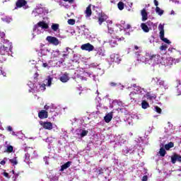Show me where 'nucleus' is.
<instances>
[{
    "label": "nucleus",
    "instance_id": "obj_1",
    "mask_svg": "<svg viewBox=\"0 0 181 181\" xmlns=\"http://www.w3.org/2000/svg\"><path fill=\"white\" fill-rule=\"evenodd\" d=\"M5 33L0 32V54L1 56H5L12 52V42H9L8 40H5Z\"/></svg>",
    "mask_w": 181,
    "mask_h": 181
},
{
    "label": "nucleus",
    "instance_id": "obj_2",
    "mask_svg": "<svg viewBox=\"0 0 181 181\" xmlns=\"http://www.w3.org/2000/svg\"><path fill=\"white\" fill-rule=\"evenodd\" d=\"M137 62H141V63H145V64H153L155 63V59H156V55H152L149 53H146L145 56L142 52H136L135 53Z\"/></svg>",
    "mask_w": 181,
    "mask_h": 181
},
{
    "label": "nucleus",
    "instance_id": "obj_3",
    "mask_svg": "<svg viewBox=\"0 0 181 181\" xmlns=\"http://www.w3.org/2000/svg\"><path fill=\"white\" fill-rule=\"evenodd\" d=\"M46 29H49V24L45 21H40L34 25L33 36L35 37L36 35H40L43 33Z\"/></svg>",
    "mask_w": 181,
    "mask_h": 181
},
{
    "label": "nucleus",
    "instance_id": "obj_4",
    "mask_svg": "<svg viewBox=\"0 0 181 181\" xmlns=\"http://www.w3.org/2000/svg\"><path fill=\"white\" fill-rule=\"evenodd\" d=\"M175 60L172 57H160L156 55V59L154 62H153V66L155 64H162V66H172Z\"/></svg>",
    "mask_w": 181,
    "mask_h": 181
},
{
    "label": "nucleus",
    "instance_id": "obj_5",
    "mask_svg": "<svg viewBox=\"0 0 181 181\" xmlns=\"http://www.w3.org/2000/svg\"><path fill=\"white\" fill-rule=\"evenodd\" d=\"M47 13H49V10L42 4L37 5L36 8L32 12V15L35 18H43V16H45V15H47Z\"/></svg>",
    "mask_w": 181,
    "mask_h": 181
},
{
    "label": "nucleus",
    "instance_id": "obj_6",
    "mask_svg": "<svg viewBox=\"0 0 181 181\" xmlns=\"http://www.w3.org/2000/svg\"><path fill=\"white\" fill-rule=\"evenodd\" d=\"M138 94H139L140 95L145 96V95L146 94V91L145 90V89L139 86L136 87L134 91L129 94V97L132 103H133V101H136V97Z\"/></svg>",
    "mask_w": 181,
    "mask_h": 181
},
{
    "label": "nucleus",
    "instance_id": "obj_7",
    "mask_svg": "<svg viewBox=\"0 0 181 181\" xmlns=\"http://www.w3.org/2000/svg\"><path fill=\"white\" fill-rule=\"evenodd\" d=\"M151 83H155L157 86H159L160 88L165 90V91L169 88V83L160 78H153Z\"/></svg>",
    "mask_w": 181,
    "mask_h": 181
},
{
    "label": "nucleus",
    "instance_id": "obj_8",
    "mask_svg": "<svg viewBox=\"0 0 181 181\" xmlns=\"http://www.w3.org/2000/svg\"><path fill=\"white\" fill-rule=\"evenodd\" d=\"M158 30L160 31V39L164 43H167V45H170L172 43L170 40H168V38L165 37V26L162 24L158 25Z\"/></svg>",
    "mask_w": 181,
    "mask_h": 181
},
{
    "label": "nucleus",
    "instance_id": "obj_9",
    "mask_svg": "<svg viewBox=\"0 0 181 181\" xmlns=\"http://www.w3.org/2000/svg\"><path fill=\"white\" fill-rule=\"evenodd\" d=\"M30 93H33V91H45V90H46V84L45 83L38 84L36 90L35 88V84L30 82Z\"/></svg>",
    "mask_w": 181,
    "mask_h": 181
},
{
    "label": "nucleus",
    "instance_id": "obj_10",
    "mask_svg": "<svg viewBox=\"0 0 181 181\" xmlns=\"http://www.w3.org/2000/svg\"><path fill=\"white\" fill-rule=\"evenodd\" d=\"M88 134V131L83 129H78L74 132L75 138H78V139H81V138H84Z\"/></svg>",
    "mask_w": 181,
    "mask_h": 181
},
{
    "label": "nucleus",
    "instance_id": "obj_11",
    "mask_svg": "<svg viewBox=\"0 0 181 181\" xmlns=\"http://www.w3.org/2000/svg\"><path fill=\"white\" fill-rule=\"evenodd\" d=\"M152 26H153V23L151 21H148L147 23H142L141 24V28L144 32L148 33L149 30H152Z\"/></svg>",
    "mask_w": 181,
    "mask_h": 181
},
{
    "label": "nucleus",
    "instance_id": "obj_12",
    "mask_svg": "<svg viewBox=\"0 0 181 181\" xmlns=\"http://www.w3.org/2000/svg\"><path fill=\"white\" fill-rule=\"evenodd\" d=\"M46 40L48 42V43L53 45L54 46H59V45H60V41H59V39L53 36H47Z\"/></svg>",
    "mask_w": 181,
    "mask_h": 181
},
{
    "label": "nucleus",
    "instance_id": "obj_13",
    "mask_svg": "<svg viewBox=\"0 0 181 181\" xmlns=\"http://www.w3.org/2000/svg\"><path fill=\"white\" fill-rule=\"evenodd\" d=\"M40 125L44 128V129H48V131H50L53 129V124L50 122H40Z\"/></svg>",
    "mask_w": 181,
    "mask_h": 181
},
{
    "label": "nucleus",
    "instance_id": "obj_14",
    "mask_svg": "<svg viewBox=\"0 0 181 181\" xmlns=\"http://www.w3.org/2000/svg\"><path fill=\"white\" fill-rule=\"evenodd\" d=\"M50 59L52 60H57V58L60 55V51L59 49H49Z\"/></svg>",
    "mask_w": 181,
    "mask_h": 181
},
{
    "label": "nucleus",
    "instance_id": "obj_15",
    "mask_svg": "<svg viewBox=\"0 0 181 181\" xmlns=\"http://www.w3.org/2000/svg\"><path fill=\"white\" fill-rule=\"evenodd\" d=\"M81 50H85V52H93L94 50V46L90 42L83 44L81 46Z\"/></svg>",
    "mask_w": 181,
    "mask_h": 181
},
{
    "label": "nucleus",
    "instance_id": "obj_16",
    "mask_svg": "<svg viewBox=\"0 0 181 181\" xmlns=\"http://www.w3.org/2000/svg\"><path fill=\"white\" fill-rule=\"evenodd\" d=\"M116 26H117L120 30H127L131 28V25H125V21H122L120 24H117Z\"/></svg>",
    "mask_w": 181,
    "mask_h": 181
},
{
    "label": "nucleus",
    "instance_id": "obj_17",
    "mask_svg": "<svg viewBox=\"0 0 181 181\" xmlns=\"http://www.w3.org/2000/svg\"><path fill=\"white\" fill-rule=\"evenodd\" d=\"M141 15L142 22L148 21V11H146V8H144L141 11Z\"/></svg>",
    "mask_w": 181,
    "mask_h": 181
},
{
    "label": "nucleus",
    "instance_id": "obj_18",
    "mask_svg": "<svg viewBox=\"0 0 181 181\" xmlns=\"http://www.w3.org/2000/svg\"><path fill=\"white\" fill-rule=\"evenodd\" d=\"M115 112L113 110V111L106 114L105 116L104 117L105 122H106L107 123L110 122L111 120L112 119V117H114Z\"/></svg>",
    "mask_w": 181,
    "mask_h": 181
},
{
    "label": "nucleus",
    "instance_id": "obj_19",
    "mask_svg": "<svg viewBox=\"0 0 181 181\" xmlns=\"http://www.w3.org/2000/svg\"><path fill=\"white\" fill-rule=\"evenodd\" d=\"M52 81H53V76H48L44 81V84L47 87H51L52 86Z\"/></svg>",
    "mask_w": 181,
    "mask_h": 181
},
{
    "label": "nucleus",
    "instance_id": "obj_20",
    "mask_svg": "<svg viewBox=\"0 0 181 181\" xmlns=\"http://www.w3.org/2000/svg\"><path fill=\"white\" fill-rule=\"evenodd\" d=\"M134 151V149L133 146H127L124 148L122 152L124 155H127V153H132Z\"/></svg>",
    "mask_w": 181,
    "mask_h": 181
},
{
    "label": "nucleus",
    "instance_id": "obj_21",
    "mask_svg": "<svg viewBox=\"0 0 181 181\" xmlns=\"http://www.w3.org/2000/svg\"><path fill=\"white\" fill-rule=\"evenodd\" d=\"M26 4H28V2H26V1L25 0H18L16 2V6L17 8H22V6H24L25 9H26Z\"/></svg>",
    "mask_w": 181,
    "mask_h": 181
},
{
    "label": "nucleus",
    "instance_id": "obj_22",
    "mask_svg": "<svg viewBox=\"0 0 181 181\" xmlns=\"http://www.w3.org/2000/svg\"><path fill=\"white\" fill-rule=\"evenodd\" d=\"M60 25L57 23H52L51 25V29L53 32H56V33H60Z\"/></svg>",
    "mask_w": 181,
    "mask_h": 181
},
{
    "label": "nucleus",
    "instance_id": "obj_23",
    "mask_svg": "<svg viewBox=\"0 0 181 181\" xmlns=\"http://www.w3.org/2000/svg\"><path fill=\"white\" fill-rule=\"evenodd\" d=\"M111 62H115V63H119L121 59H119V55L118 54H112L110 55Z\"/></svg>",
    "mask_w": 181,
    "mask_h": 181
},
{
    "label": "nucleus",
    "instance_id": "obj_24",
    "mask_svg": "<svg viewBox=\"0 0 181 181\" xmlns=\"http://www.w3.org/2000/svg\"><path fill=\"white\" fill-rule=\"evenodd\" d=\"M38 117L40 119H45V118H47L48 117L47 112L46 110H41L38 113Z\"/></svg>",
    "mask_w": 181,
    "mask_h": 181
},
{
    "label": "nucleus",
    "instance_id": "obj_25",
    "mask_svg": "<svg viewBox=\"0 0 181 181\" xmlns=\"http://www.w3.org/2000/svg\"><path fill=\"white\" fill-rule=\"evenodd\" d=\"M177 162H181V156L175 154L172 158H171V162L172 163H176V161Z\"/></svg>",
    "mask_w": 181,
    "mask_h": 181
},
{
    "label": "nucleus",
    "instance_id": "obj_26",
    "mask_svg": "<svg viewBox=\"0 0 181 181\" xmlns=\"http://www.w3.org/2000/svg\"><path fill=\"white\" fill-rule=\"evenodd\" d=\"M70 79L69 78V74L67 73L64 74L60 78L59 80L62 83H67V81Z\"/></svg>",
    "mask_w": 181,
    "mask_h": 181
},
{
    "label": "nucleus",
    "instance_id": "obj_27",
    "mask_svg": "<svg viewBox=\"0 0 181 181\" xmlns=\"http://www.w3.org/2000/svg\"><path fill=\"white\" fill-rule=\"evenodd\" d=\"M173 124L168 122V127L165 128V132L172 134V132H173Z\"/></svg>",
    "mask_w": 181,
    "mask_h": 181
},
{
    "label": "nucleus",
    "instance_id": "obj_28",
    "mask_svg": "<svg viewBox=\"0 0 181 181\" xmlns=\"http://www.w3.org/2000/svg\"><path fill=\"white\" fill-rule=\"evenodd\" d=\"M70 166H71V161L66 162L65 164L61 166L60 172L66 170V169H68V168H70Z\"/></svg>",
    "mask_w": 181,
    "mask_h": 181
},
{
    "label": "nucleus",
    "instance_id": "obj_29",
    "mask_svg": "<svg viewBox=\"0 0 181 181\" xmlns=\"http://www.w3.org/2000/svg\"><path fill=\"white\" fill-rule=\"evenodd\" d=\"M91 13H92V11H91V5H89L86 11H85V15H86V18H90V16H91Z\"/></svg>",
    "mask_w": 181,
    "mask_h": 181
},
{
    "label": "nucleus",
    "instance_id": "obj_30",
    "mask_svg": "<svg viewBox=\"0 0 181 181\" xmlns=\"http://www.w3.org/2000/svg\"><path fill=\"white\" fill-rule=\"evenodd\" d=\"M49 49H47V48H44V49H41L40 52L38 53L39 56H46L47 55V53L49 52Z\"/></svg>",
    "mask_w": 181,
    "mask_h": 181
},
{
    "label": "nucleus",
    "instance_id": "obj_31",
    "mask_svg": "<svg viewBox=\"0 0 181 181\" xmlns=\"http://www.w3.org/2000/svg\"><path fill=\"white\" fill-rule=\"evenodd\" d=\"M107 18L108 17L106 15L102 14V16L98 19L99 25H103V22L107 21Z\"/></svg>",
    "mask_w": 181,
    "mask_h": 181
},
{
    "label": "nucleus",
    "instance_id": "obj_32",
    "mask_svg": "<svg viewBox=\"0 0 181 181\" xmlns=\"http://www.w3.org/2000/svg\"><path fill=\"white\" fill-rule=\"evenodd\" d=\"M156 13L158 15V16H162L163 13H165V11L159 8L158 6L156 7Z\"/></svg>",
    "mask_w": 181,
    "mask_h": 181
},
{
    "label": "nucleus",
    "instance_id": "obj_33",
    "mask_svg": "<svg viewBox=\"0 0 181 181\" xmlns=\"http://www.w3.org/2000/svg\"><path fill=\"white\" fill-rule=\"evenodd\" d=\"M96 54H97V56H99V57H103L105 56V52L104 51V49L99 48L98 49Z\"/></svg>",
    "mask_w": 181,
    "mask_h": 181
},
{
    "label": "nucleus",
    "instance_id": "obj_34",
    "mask_svg": "<svg viewBox=\"0 0 181 181\" xmlns=\"http://www.w3.org/2000/svg\"><path fill=\"white\" fill-rule=\"evenodd\" d=\"M141 107L144 110H146V108H149V103H148L146 101L143 100L141 103Z\"/></svg>",
    "mask_w": 181,
    "mask_h": 181
},
{
    "label": "nucleus",
    "instance_id": "obj_35",
    "mask_svg": "<svg viewBox=\"0 0 181 181\" xmlns=\"http://www.w3.org/2000/svg\"><path fill=\"white\" fill-rule=\"evenodd\" d=\"M1 21H3V22H6V23H11V22H12V18L6 16L2 18Z\"/></svg>",
    "mask_w": 181,
    "mask_h": 181
},
{
    "label": "nucleus",
    "instance_id": "obj_36",
    "mask_svg": "<svg viewBox=\"0 0 181 181\" xmlns=\"http://www.w3.org/2000/svg\"><path fill=\"white\" fill-rule=\"evenodd\" d=\"M146 98L147 100H156V95H151V93L146 94Z\"/></svg>",
    "mask_w": 181,
    "mask_h": 181
},
{
    "label": "nucleus",
    "instance_id": "obj_37",
    "mask_svg": "<svg viewBox=\"0 0 181 181\" xmlns=\"http://www.w3.org/2000/svg\"><path fill=\"white\" fill-rule=\"evenodd\" d=\"M173 146H174L173 143L170 142L168 144H165V148L166 149V151H169L170 148H173Z\"/></svg>",
    "mask_w": 181,
    "mask_h": 181
},
{
    "label": "nucleus",
    "instance_id": "obj_38",
    "mask_svg": "<svg viewBox=\"0 0 181 181\" xmlns=\"http://www.w3.org/2000/svg\"><path fill=\"white\" fill-rule=\"evenodd\" d=\"M132 118H133V119H140L141 118V115H138L136 113H133L131 115Z\"/></svg>",
    "mask_w": 181,
    "mask_h": 181
},
{
    "label": "nucleus",
    "instance_id": "obj_39",
    "mask_svg": "<svg viewBox=\"0 0 181 181\" xmlns=\"http://www.w3.org/2000/svg\"><path fill=\"white\" fill-rule=\"evenodd\" d=\"M115 100H113L112 104H110V108H116V110L119 109V107H118V104L117 103H115Z\"/></svg>",
    "mask_w": 181,
    "mask_h": 181
},
{
    "label": "nucleus",
    "instance_id": "obj_40",
    "mask_svg": "<svg viewBox=\"0 0 181 181\" xmlns=\"http://www.w3.org/2000/svg\"><path fill=\"white\" fill-rule=\"evenodd\" d=\"M115 104H117V107H124L125 105L121 100H115Z\"/></svg>",
    "mask_w": 181,
    "mask_h": 181
},
{
    "label": "nucleus",
    "instance_id": "obj_41",
    "mask_svg": "<svg viewBox=\"0 0 181 181\" xmlns=\"http://www.w3.org/2000/svg\"><path fill=\"white\" fill-rule=\"evenodd\" d=\"M159 153H160V156H165V155H166V151L165 150V148H160V149L159 151Z\"/></svg>",
    "mask_w": 181,
    "mask_h": 181
},
{
    "label": "nucleus",
    "instance_id": "obj_42",
    "mask_svg": "<svg viewBox=\"0 0 181 181\" xmlns=\"http://www.w3.org/2000/svg\"><path fill=\"white\" fill-rule=\"evenodd\" d=\"M110 45L111 46V47H115V46L117 45V40H111L110 41Z\"/></svg>",
    "mask_w": 181,
    "mask_h": 181
},
{
    "label": "nucleus",
    "instance_id": "obj_43",
    "mask_svg": "<svg viewBox=\"0 0 181 181\" xmlns=\"http://www.w3.org/2000/svg\"><path fill=\"white\" fill-rule=\"evenodd\" d=\"M168 49V45H166L165 44H162V45L160 47V50H161V52H166V49Z\"/></svg>",
    "mask_w": 181,
    "mask_h": 181
},
{
    "label": "nucleus",
    "instance_id": "obj_44",
    "mask_svg": "<svg viewBox=\"0 0 181 181\" xmlns=\"http://www.w3.org/2000/svg\"><path fill=\"white\" fill-rule=\"evenodd\" d=\"M29 150H30V153L31 152H33V158H37V153H36V152L33 150V148H29Z\"/></svg>",
    "mask_w": 181,
    "mask_h": 181
},
{
    "label": "nucleus",
    "instance_id": "obj_45",
    "mask_svg": "<svg viewBox=\"0 0 181 181\" xmlns=\"http://www.w3.org/2000/svg\"><path fill=\"white\" fill-rule=\"evenodd\" d=\"M117 7L119 9V11H122L124 9V3L122 1H120L117 4Z\"/></svg>",
    "mask_w": 181,
    "mask_h": 181
},
{
    "label": "nucleus",
    "instance_id": "obj_46",
    "mask_svg": "<svg viewBox=\"0 0 181 181\" xmlns=\"http://www.w3.org/2000/svg\"><path fill=\"white\" fill-rule=\"evenodd\" d=\"M29 158H30V154L25 153L24 160V162H25V163H29Z\"/></svg>",
    "mask_w": 181,
    "mask_h": 181
},
{
    "label": "nucleus",
    "instance_id": "obj_47",
    "mask_svg": "<svg viewBox=\"0 0 181 181\" xmlns=\"http://www.w3.org/2000/svg\"><path fill=\"white\" fill-rule=\"evenodd\" d=\"M9 162H11L12 165H18V160L16 159V157L13 158V159H10Z\"/></svg>",
    "mask_w": 181,
    "mask_h": 181
},
{
    "label": "nucleus",
    "instance_id": "obj_48",
    "mask_svg": "<svg viewBox=\"0 0 181 181\" xmlns=\"http://www.w3.org/2000/svg\"><path fill=\"white\" fill-rule=\"evenodd\" d=\"M177 91L178 95H181V82H180L177 86Z\"/></svg>",
    "mask_w": 181,
    "mask_h": 181
},
{
    "label": "nucleus",
    "instance_id": "obj_49",
    "mask_svg": "<svg viewBox=\"0 0 181 181\" xmlns=\"http://www.w3.org/2000/svg\"><path fill=\"white\" fill-rule=\"evenodd\" d=\"M86 74L88 76H89V77H93V81H97V78H98L97 76L93 75V74H90V73H86Z\"/></svg>",
    "mask_w": 181,
    "mask_h": 181
},
{
    "label": "nucleus",
    "instance_id": "obj_50",
    "mask_svg": "<svg viewBox=\"0 0 181 181\" xmlns=\"http://www.w3.org/2000/svg\"><path fill=\"white\" fill-rule=\"evenodd\" d=\"M54 140L55 139L53 137H48L47 139H46V142H48V144H52Z\"/></svg>",
    "mask_w": 181,
    "mask_h": 181
},
{
    "label": "nucleus",
    "instance_id": "obj_51",
    "mask_svg": "<svg viewBox=\"0 0 181 181\" xmlns=\"http://www.w3.org/2000/svg\"><path fill=\"white\" fill-rule=\"evenodd\" d=\"M154 110H155L156 112H158V114H160L162 112V109H160V107H159L158 106H155Z\"/></svg>",
    "mask_w": 181,
    "mask_h": 181
},
{
    "label": "nucleus",
    "instance_id": "obj_52",
    "mask_svg": "<svg viewBox=\"0 0 181 181\" xmlns=\"http://www.w3.org/2000/svg\"><path fill=\"white\" fill-rule=\"evenodd\" d=\"M69 25H74L76 23V20L74 19H69L68 20Z\"/></svg>",
    "mask_w": 181,
    "mask_h": 181
},
{
    "label": "nucleus",
    "instance_id": "obj_53",
    "mask_svg": "<svg viewBox=\"0 0 181 181\" xmlns=\"http://www.w3.org/2000/svg\"><path fill=\"white\" fill-rule=\"evenodd\" d=\"M13 146H7V152H13Z\"/></svg>",
    "mask_w": 181,
    "mask_h": 181
},
{
    "label": "nucleus",
    "instance_id": "obj_54",
    "mask_svg": "<svg viewBox=\"0 0 181 181\" xmlns=\"http://www.w3.org/2000/svg\"><path fill=\"white\" fill-rule=\"evenodd\" d=\"M13 173L14 175V176L13 177V180L16 181V180L18 179V177L19 176V174H15V171L13 170Z\"/></svg>",
    "mask_w": 181,
    "mask_h": 181
},
{
    "label": "nucleus",
    "instance_id": "obj_55",
    "mask_svg": "<svg viewBox=\"0 0 181 181\" xmlns=\"http://www.w3.org/2000/svg\"><path fill=\"white\" fill-rule=\"evenodd\" d=\"M49 107H51V108H49L50 112H53L54 110H56V106H54V105H50Z\"/></svg>",
    "mask_w": 181,
    "mask_h": 181
},
{
    "label": "nucleus",
    "instance_id": "obj_56",
    "mask_svg": "<svg viewBox=\"0 0 181 181\" xmlns=\"http://www.w3.org/2000/svg\"><path fill=\"white\" fill-rule=\"evenodd\" d=\"M97 70H99V71L98 72V74H99V76H103V74L104 73V70L98 68Z\"/></svg>",
    "mask_w": 181,
    "mask_h": 181
},
{
    "label": "nucleus",
    "instance_id": "obj_57",
    "mask_svg": "<svg viewBox=\"0 0 181 181\" xmlns=\"http://www.w3.org/2000/svg\"><path fill=\"white\" fill-rule=\"evenodd\" d=\"M98 66V64L97 63H91L89 65V67L93 68V67H97Z\"/></svg>",
    "mask_w": 181,
    "mask_h": 181
},
{
    "label": "nucleus",
    "instance_id": "obj_58",
    "mask_svg": "<svg viewBox=\"0 0 181 181\" xmlns=\"http://www.w3.org/2000/svg\"><path fill=\"white\" fill-rule=\"evenodd\" d=\"M42 67H45V69H49V64H47V63H43L42 64Z\"/></svg>",
    "mask_w": 181,
    "mask_h": 181
},
{
    "label": "nucleus",
    "instance_id": "obj_59",
    "mask_svg": "<svg viewBox=\"0 0 181 181\" xmlns=\"http://www.w3.org/2000/svg\"><path fill=\"white\" fill-rule=\"evenodd\" d=\"M77 78H79V80H82V81H83V80H85V81L87 80V78H86V77L81 76H80V75H78V76H77Z\"/></svg>",
    "mask_w": 181,
    "mask_h": 181
},
{
    "label": "nucleus",
    "instance_id": "obj_60",
    "mask_svg": "<svg viewBox=\"0 0 181 181\" xmlns=\"http://www.w3.org/2000/svg\"><path fill=\"white\" fill-rule=\"evenodd\" d=\"M44 160L45 162V165H49V161H47V160H49V157L45 156L44 158Z\"/></svg>",
    "mask_w": 181,
    "mask_h": 181
},
{
    "label": "nucleus",
    "instance_id": "obj_61",
    "mask_svg": "<svg viewBox=\"0 0 181 181\" xmlns=\"http://www.w3.org/2000/svg\"><path fill=\"white\" fill-rule=\"evenodd\" d=\"M107 29H108L109 33H110V34H112V32H114V30H112V28H110V25H107Z\"/></svg>",
    "mask_w": 181,
    "mask_h": 181
},
{
    "label": "nucleus",
    "instance_id": "obj_62",
    "mask_svg": "<svg viewBox=\"0 0 181 181\" xmlns=\"http://www.w3.org/2000/svg\"><path fill=\"white\" fill-rule=\"evenodd\" d=\"M44 108L45 110H50V108H52V106L45 105Z\"/></svg>",
    "mask_w": 181,
    "mask_h": 181
},
{
    "label": "nucleus",
    "instance_id": "obj_63",
    "mask_svg": "<svg viewBox=\"0 0 181 181\" xmlns=\"http://www.w3.org/2000/svg\"><path fill=\"white\" fill-rule=\"evenodd\" d=\"M0 74H2L5 77L6 76V74L5 72L2 71V68L0 67Z\"/></svg>",
    "mask_w": 181,
    "mask_h": 181
},
{
    "label": "nucleus",
    "instance_id": "obj_64",
    "mask_svg": "<svg viewBox=\"0 0 181 181\" xmlns=\"http://www.w3.org/2000/svg\"><path fill=\"white\" fill-rule=\"evenodd\" d=\"M142 181H148V176L144 175L141 180Z\"/></svg>",
    "mask_w": 181,
    "mask_h": 181
}]
</instances>
